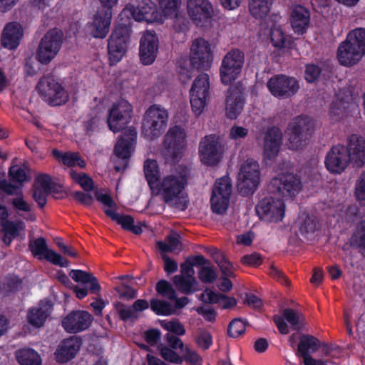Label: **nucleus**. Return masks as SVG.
I'll list each match as a JSON object with an SVG mask.
<instances>
[{"instance_id": "58836bf2", "label": "nucleus", "mask_w": 365, "mask_h": 365, "mask_svg": "<svg viewBox=\"0 0 365 365\" xmlns=\"http://www.w3.org/2000/svg\"><path fill=\"white\" fill-rule=\"evenodd\" d=\"M174 284L177 289L185 294H191L197 291V282L195 277L175 276Z\"/></svg>"}, {"instance_id": "a18cd8bd", "label": "nucleus", "mask_w": 365, "mask_h": 365, "mask_svg": "<svg viewBox=\"0 0 365 365\" xmlns=\"http://www.w3.org/2000/svg\"><path fill=\"white\" fill-rule=\"evenodd\" d=\"M180 235L175 232H171L165 238L161 241V252H173L178 249L180 243Z\"/></svg>"}, {"instance_id": "423d86ee", "label": "nucleus", "mask_w": 365, "mask_h": 365, "mask_svg": "<svg viewBox=\"0 0 365 365\" xmlns=\"http://www.w3.org/2000/svg\"><path fill=\"white\" fill-rule=\"evenodd\" d=\"M163 149L161 155L166 163H175L182 157L186 146L185 130L180 125H174L169 128L163 140Z\"/></svg>"}, {"instance_id": "f257e3e1", "label": "nucleus", "mask_w": 365, "mask_h": 365, "mask_svg": "<svg viewBox=\"0 0 365 365\" xmlns=\"http://www.w3.org/2000/svg\"><path fill=\"white\" fill-rule=\"evenodd\" d=\"M133 117V106L126 100L114 103L109 110L107 123L114 133L122 132L114 146L113 153L118 161L114 165L116 172L123 171L128 165L137 140V130L133 126L128 127Z\"/></svg>"}, {"instance_id": "4d7b16f0", "label": "nucleus", "mask_w": 365, "mask_h": 365, "mask_svg": "<svg viewBox=\"0 0 365 365\" xmlns=\"http://www.w3.org/2000/svg\"><path fill=\"white\" fill-rule=\"evenodd\" d=\"M18 193V196L15 198L11 199L10 201V203L11 204L13 208L18 211L30 212L31 206L24 200L22 192L20 190Z\"/></svg>"}, {"instance_id": "680f3d73", "label": "nucleus", "mask_w": 365, "mask_h": 365, "mask_svg": "<svg viewBox=\"0 0 365 365\" xmlns=\"http://www.w3.org/2000/svg\"><path fill=\"white\" fill-rule=\"evenodd\" d=\"M33 198L39 208H43L47 202V197L51 192L34 186Z\"/></svg>"}, {"instance_id": "6e6d98bb", "label": "nucleus", "mask_w": 365, "mask_h": 365, "mask_svg": "<svg viewBox=\"0 0 365 365\" xmlns=\"http://www.w3.org/2000/svg\"><path fill=\"white\" fill-rule=\"evenodd\" d=\"M198 277L202 283H212L216 279L217 274L210 267L202 266L198 272Z\"/></svg>"}, {"instance_id": "2eb2a0df", "label": "nucleus", "mask_w": 365, "mask_h": 365, "mask_svg": "<svg viewBox=\"0 0 365 365\" xmlns=\"http://www.w3.org/2000/svg\"><path fill=\"white\" fill-rule=\"evenodd\" d=\"M232 183L229 177H222L216 180L210 198L213 212L222 214L229 205Z\"/></svg>"}, {"instance_id": "13d9d810", "label": "nucleus", "mask_w": 365, "mask_h": 365, "mask_svg": "<svg viewBox=\"0 0 365 365\" xmlns=\"http://www.w3.org/2000/svg\"><path fill=\"white\" fill-rule=\"evenodd\" d=\"M354 195L357 200L365 201V170L361 173L356 182Z\"/></svg>"}, {"instance_id": "c85d7f7f", "label": "nucleus", "mask_w": 365, "mask_h": 365, "mask_svg": "<svg viewBox=\"0 0 365 365\" xmlns=\"http://www.w3.org/2000/svg\"><path fill=\"white\" fill-rule=\"evenodd\" d=\"M111 19V11H98L90 26L91 36L96 38H105L109 31Z\"/></svg>"}, {"instance_id": "bf43d9fd", "label": "nucleus", "mask_w": 365, "mask_h": 365, "mask_svg": "<svg viewBox=\"0 0 365 365\" xmlns=\"http://www.w3.org/2000/svg\"><path fill=\"white\" fill-rule=\"evenodd\" d=\"M9 174L13 181L22 183L27 180L25 170L18 165L11 167Z\"/></svg>"}, {"instance_id": "39448f33", "label": "nucleus", "mask_w": 365, "mask_h": 365, "mask_svg": "<svg viewBox=\"0 0 365 365\" xmlns=\"http://www.w3.org/2000/svg\"><path fill=\"white\" fill-rule=\"evenodd\" d=\"M131 26L125 23H118L108 39V56L110 65H115L122 60L130 43Z\"/></svg>"}, {"instance_id": "79ce46f5", "label": "nucleus", "mask_w": 365, "mask_h": 365, "mask_svg": "<svg viewBox=\"0 0 365 365\" xmlns=\"http://www.w3.org/2000/svg\"><path fill=\"white\" fill-rule=\"evenodd\" d=\"M29 247L34 257H38L39 259L44 257L45 255L49 250L45 238L40 237L33 242L30 241Z\"/></svg>"}, {"instance_id": "c03bdc74", "label": "nucleus", "mask_w": 365, "mask_h": 365, "mask_svg": "<svg viewBox=\"0 0 365 365\" xmlns=\"http://www.w3.org/2000/svg\"><path fill=\"white\" fill-rule=\"evenodd\" d=\"M246 324L240 318L232 319L227 327V335L232 338H237L245 333Z\"/></svg>"}, {"instance_id": "de8ad7c7", "label": "nucleus", "mask_w": 365, "mask_h": 365, "mask_svg": "<svg viewBox=\"0 0 365 365\" xmlns=\"http://www.w3.org/2000/svg\"><path fill=\"white\" fill-rule=\"evenodd\" d=\"M350 244L352 247L365 250V220H363L356 233L351 237Z\"/></svg>"}, {"instance_id": "f03ea898", "label": "nucleus", "mask_w": 365, "mask_h": 365, "mask_svg": "<svg viewBox=\"0 0 365 365\" xmlns=\"http://www.w3.org/2000/svg\"><path fill=\"white\" fill-rule=\"evenodd\" d=\"M189 170L178 166L175 171L161 181V195L164 202L178 210L185 211L189 205L187 195H181L187 184Z\"/></svg>"}, {"instance_id": "4468645a", "label": "nucleus", "mask_w": 365, "mask_h": 365, "mask_svg": "<svg viewBox=\"0 0 365 365\" xmlns=\"http://www.w3.org/2000/svg\"><path fill=\"white\" fill-rule=\"evenodd\" d=\"M210 78L205 73H200L193 81L190 96L192 111L198 116L206 105V98L209 94Z\"/></svg>"}, {"instance_id": "0eeeda50", "label": "nucleus", "mask_w": 365, "mask_h": 365, "mask_svg": "<svg viewBox=\"0 0 365 365\" xmlns=\"http://www.w3.org/2000/svg\"><path fill=\"white\" fill-rule=\"evenodd\" d=\"M63 34L58 29L48 30L41 39L36 58L41 64L48 65L58 54L63 43Z\"/></svg>"}, {"instance_id": "f3484780", "label": "nucleus", "mask_w": 365, "mask_h": 365, "mask_svg": "<svg viewBox=\"0 0 365 365\" xmlns=\"http://www.w3.org/2000/svg\"><path fill=\"white\" fill-rule=\"evenodd\" d=\"M270 93L278 98H287L295 95L299 89L298 81L285 75H275L267 83Z\"/></svg>"}, {"instance_id": "774afa93", "label": "nucleus", "mask_w": 365, "mask_h": 365, "mask_svg": "<svg viewBox=\"0 0 365 365\" xmlns=\"http://www.w3.org/2000/svg\"><path fill=\"white\" fill-rule=\"evenodd\" d=\"M115 289L120 298L128 299L135 298L136 296L135 289L123 283L117 286Z\"/></svg>"}, {"instance_id": "412c9836", "label": "nucleus", "mask_w": 365, "mask_h": 365, "mask_svg": "<svg viewBox=\"0 0 365 365\" xmlns=\"http://www.w3.org/2000/svg\"><path fill=\"white\" fill-rule=\"evenodd\" d=\"M160 105L150 106L145 111L142 122V135L148 140L160 136Z\"/></svg>"}, {"instance_id": "f704fd0d", "label": "nucleus", "mask_w": 365, "mask_h": 365, "mask_svg": "<svg viewBox=\"0 0 365 365\" xmlns=\"http://www.w3.org/2000/svg\"><path fill=\"white\" fill-rule=\"evenodd\" d=\"M269 34L271 43L275 48L281 50L290 48L292 44L291 38L285 34L280 25L272 24Z\"/></svg>"}, {"instance_id": "ddd939ff", "label": "nucleus", "mask_w": 365, "mask_h": 365, "mask_svg": "<svg viewBox=\"0 0 365 365\" xmlns=\"http://www.w3.org/2000/svg\"><path fill=\"white\" fill-rule=\"evenodd\" d=\"M301 189V179L293 173L282 174L279 177L273 178L268 185L270 192L283 197H294Z\"/></svg>"}, {"instance_id": "9d476101", "label": "nucleus", "mask_w": 365, "mask_h": 365, "mask_svg": "<svg viewBox=\"0 0 365 365\" xmlns=\"http://www.w3.org/2000/svg\"><path fill=\"white\" fill-rule=\"evenodd\" d=\"M36 90L41 98L51 106H60L68 101V93L65 88L52 78H41Z\"/></svg>"}, {"instance_id": "2f4dec72", "label": "nucleus", "mask_w": 365, "mask_h": 365, "mask_svg": "<svg viewBox=\"0 0 365 365\" xmlns=\"http://www.w3.org/2000/svg\"><path fill=\"white\" fill-rule=\"evenodd\" d=\"M143 171L145 178L152 195H160V170L158 163L155 160L147 159L144 162Z\"/></svg>"}, {"instance_id": "8fccbe9b", "label": "nucleus", "mask_w": 365, "mask_h": 365, "mask_svg": "<svg viewBox=\"0 0 365 365\" xmlns=\"http://www.w3.org/2000/svg\"><path fill=\"white\" fill-rule=\"evenodd\" d=\"M283 317L286 319L291 325L292 329L299 331L302 328L300 317L297 312L290 308H287L283 311Z\"/></svg>"}, {"instance_id": "1a4fd4ad", "label": "nucleus", "mask_w": 365, "mask_h": 365, "mask_svg": "<svg viewBox=\"0 0 365 365\" xmlns=\"http://www.w3.org/2000/svg\"><path fill=\"white\" fill-rule=\"evenodd\" d=\"M237 188L242 196L252 195L260 181L259 163L251 158L245 160L240 167L237 178Z\"/></svg>"}, {"instance_id": "aec40b11", "label": "nucleus", "mask_w": 365, "mask_h": 365, "mask_svg": "<svg viewBox=\"0 0 365 365\" xmlns=\"http://www.w3.org/2000/svg\"><path fill=\"white\" fill-rule=\"evenodd\" d=\"M158 37L153 30H146L140 38L139 57L143 65H151L157 57Z\"/></svg>"}, {"instance_id": "6e6552de", "label": "nucleus", "mask_w": 365, "mask_h": 365, "mask_svg": "<svg viewBox=\"0 0 365 365\" xmlns=\"http://www.w3.org/2000/svg\"><path fill=\"white\" fill-rule=\"evenodd\" d=\"M225 150V145L219 135H205L200 141L198 148L202 163L207 166L217 165L223 158Z\"/></svg>"}, {"instance_id": "f8f14e48", "label": "nucleus", "mask_w": 365, "mask_h": 365, "mask_svg": "<svg viewBox=\"0 0 365 365\" xmlns=\"http://www.w3.org/2000/svg\"><path fill=\"white\" fill-rule=\"evenodd\" d=\"M255 210L261 220L267 222H279L284 217L285 204L282 199L269 196L260 200Z\"/></svg>"}, {"instance_id": "3c124183", "label": "nucleus", "mask_w": 365, "mask_h": 365, "mask_svg": "<svg viewBox=\"0 0 365 365\" xmlns=\"http://www.w3.org/2000/svg\"><path fill=\"white\" fill-rule=\"evenodd\" d=\"M322 68L318 65L314 63L307 64L305 66L304 78L309 83H314L317 81L321 73Z\"/></svg>"}, {"instance_id": "a211bd4d", "label": "nucleus", "mask_w": 365, "mask_h": 365, "mask_svg": "<svg viewBox=\"0 0 365 365\" xmlns=\"http://www.w3.org/2000/svg\"><path fill=\"white\" fill-rule=\"evenodd\" d=\"M187 13L197 26L207 27L211 24L213 7L209 0H187Z\"/></svg>"}, {"instance_id": "4be33fe9", "label": "nucleus", "mask_w": 365, "mask_h": 365, "mask_svg": "<svg viewBox=\"0 0 365 365\" xmlns=\"http://www.w3.org/2000/svg\"><path fill=\"white\" fill-rule=\"evenodd\" d=\"M93 317L86 311H73L62 320L64 329L72 334H76L87 329L91 324Z\"/></svg>"}, {"instance_id": "bb28decb", "label": "nucleus", "mask_w": 365, "mask_h": 365, "mask_svg": "<svg viewBox=\"0 0 365 365\" xmlns=\"http://www.w3.org/2000/svg\"><path fill=\"white\" fill-rule=\"evenodd\" d=\"M289 20L294 34L303 35L310 25V11L303 6L297 5L291 11Z\"/></svg>"}, {"instance_id": "cd10ccee", "label": "nucleus", "mask_w": 365, "mask_h": 365, "mask_svg": "<svg viewBox=\"0 0 365 365\" xmlns=\"http://www.w3.org/2000/svg\"><path fill=\"white\" fill-rule=\"evenodd\" d=\"M346 148L350 160H352L359 167L365 165V138L357 134H351L348 138Z\"/></svg>"}, {"instance_id": "09e8293b", "label": "nucleus", "mask_w": 365, "mask_h": 365, "mask_svg": "<svg viewBox=\"0 0 365 365\" xmlns=\"http://www.w3.org/2000/svg\"><path fill=\"white\" fill-rule=\"evenodd\" d=\"M316 226L317 223L315 220L309 215H307L300 223L299 233L304 238L309 239V235L314 233Z\"/></svg>"}, {"instance_id": "603ef678", "label": "nucleus", "mask_w": 365, "mask_h": 365, "mask_svg": "<svg viewBox=\"0 0 365 365\" xmlns=\"http://www.w3.org/2000/svg\"><path fill=\"white\" fill-rule=\"evenodd\" d=\"M43 259L61 267H66L69 263L68 259H63L60 254L51 249H49L46 255H45Z\"/></svg>"}, {"instance_id": "a19ab883", "label": "nucleus", "mask_w": 365, "mask_h": 365, "mask_svg": "<svg viewBox=\"0 0 365 365\" xmlns=\"http://www.w3.org/2000/svg\"><path fill=\"white\" fill-rule=\"evenodd\" d=\"M71 179L78 184L85 191H91L94 188L93 179L85 173H78L73 169L69 172Z\"/></svg>"}, {"instance_id": "9b49d317", "label": "nucleus", "mask_w": 365, "mask_h": 365, "mask_svg": "<svg viewBox=\"0 0 365 365\" xmlns=\"http://www.w3.org/2000/svg\"><path fill=\"white\" fill-rule=\"evenodd\" d=\"M245 63V54L238 48H232L223 57L220 74L221 81L229 85L235 81L240 75Z\"/></svg>"}, {"instance_id": "052dcab7", "label": "nucleus", "mask_w": 365, "mask_h": 365, "mask_svg": "<svg viewBox=\"0 0 365 365\" xmlns=\"http://www.w3.org/2000/svg\"><path fill=\"white\" fill-rule=\"evenodd\" d=\"M116 310L118 312L119 318L124 322H127L131 318H136V314H135L133 309L130 307H127L122 303H118L116 305Z\"/></svg>"}, {"instance_id": "72a5a7b5", "label": "nucleus", "mask_w": 365, "mask_h": 365, "mask_svg": "<svg viewBox=\"0 0 365 365\" xmlns=\"http://www.w3.org/2000/svg\"><path fill=\"white\" fill-rule=\"evenodd\" d=\"M104 213L113 221L120 225L123 230L129 231L135 235H140L143 232L142 227L139 225H134V218L129 215H120L111 209L104 210Z\"/></svg>"}, {"instance_id": "dca6fc26", "label": "nucleus", "mask_w": 365, "mask_h": 365, "mask_svg": "<svg viewBox=\"0 0 365 365\" xmlns=\"http://www.w3.org/2000/svg\"><path fill=\"white\" fill-rule=\"evenodd\" d=\"M212 61V53L209 42L202 38H196L192 43L190 62L192 68L207 70Z\"/></svg>"}, {"instance_id": "e433bc0d", "label": "nucleus", "mask_w": 365, "mask_h": 365, "mask_svg": "<svg viewBox=\"0 0 365 365\" xmlns=\"http://www.w3.org/2000/svg\"><path fill=\"white\" fill-rule=\"evenodd\" d=\"M18 362L21 365H41V359L37 351L31 348L19 349L16 353Z\"/></svg>"}, {"instance_id": "473e14b6", "label": "nucleus", "mask_w": 365, "mask_h": 365, "mask_svg": "<svg viewBox=\"0 0 365 365\" xmlns=\"http://www.w3.org/2000/svg\"><path fill=\"white\" fill-rule=\"evenodd\" d=\"M200 299L207 304H218V306L222 309H232L237 305V300L235 297L215 292L209 289H206L201 294Z\"/></svg>"}, {"instance_id": "864d4df0", "label": "nucleus", "mask_w": 365, "mask_h": 365, "mask_svg": "<svg viewBox=\"0 0 365 365\" xmlns=\"http://www.w3.org/2000/svg\"><path fill=\"white\" fill-rule=\"evenodd\" d=\"M6 234L11 235L13 237H18L19 235V230L24 228V222L19 221L14 222L6 220L1 224Z\"/></svg>"}, {"instance_id": "c756f323", "label": "nucleus", "mask_w": 365, "mask_h": 365, "mask_svg": "<svg viewBox=\"0 0 365 365\" xmlns=\"http://www.w3.org/2000/svg\"><path fill=\"white\" fill-rule=\"evenodd\" d=\"M130 13L136 21H159L157 10L150 0H142L137 6L133 5Z\"/></svg>"}, {"instance_id": "49530a36", "label": "nucleus", "mask_w": 365, "mask_h": 365, "mask_svg": "<svg viewBox=\"0 0 365 365\" xmlns=\"http://www.w3.org/2000/svg\"><path fill=\"white\" fill-rule=\"evenodd\" d=\"M52 154L56 159L61 160L63 165L71 168L76 166V160H78L77 153L69 152L63 153L54 149L52 151Z\"/></svg>"}, {"instance_id": "4c0bfd02", "label": "nucleus", "mask_w": 365, "mask_h": 365, "mask_svg": "<svg viewBox=\"0 0 365 365\" xmlns=\"http://www.w3.org/2000/svg\"><path fill=\"white\" fill-rule=\"evenodd\" d=\"M272 0H250L249 9L255 19H263L269 14Z\"/></svg>"}, {"instance_id": "5fc2aeb1", "label": "nucleus", "mask_w": 365, "mask_h": 365, "mask_svg": "<svg viewBox=\"0 0 365 365\" xmlns=\"http://www.w3.org/2000/svg\"><path fill=\"white\" fill-rule=\"evenodd\" d=\"M161 357L165 361L180 364L182 363V358L172 348H168L161 344Z\"/></svg>"}, {"instance_id": "7c9ffc66", "label": "nucleus", "mask_w": 365, "mask_h": 365, "mask_svg": "<svg viewBox=\"0 0 365 365\" xmlns=\"http://www.w3.org/2000/svg\"><path fill=\"white\" fill-rule=\"evenodd\" d=\"M53 309V304L49 300L41 301L38 307L29 309L27 314L28 322L35 327L43 325Z\"/></svg>"}, {"instance_id": "6ab92c4d", "label": "nucleus", "mask_w": 365, "mask_h": 365, "mask_svg": "<svg viewBox=\"0 0 365 365\" xmlns=\"http://www.w3.org/2000/svg\"><path fill=\"white\" fill-rule=\"evenodd\" d=\"M349 163L348 150L346 146L340 144L332 146L324 160L327 170L334 174H341L344 172Z\"/></svg>"}, {"instance_id": "c9c22d12", "label": "nucleus", "mask_w": 365, "mask_h": 365, "mask_svg": "<svg viewBox=\"0 0 365 365\" xmlns=\"http://www.w3.org/2000/svg\"><path fill=\"white\" fill-rule=\"evenodd\" d=\"M321 347L320 341L309 334H302L297 346V354H309L315 353Z\"/></svg>"}, {"instance_id": "69168bd1", "label": "nucleus", "mask_w": 365, "mask_h": 365, "mask_svg": "<svg viewBox=\"0 0 365 365\" xmlns=\"http://www.w3.org/2000/svg\"><path fill=\"white\" fill-rule=\"evenodd\" d=\"M262 256L259 253L253 252L250 255H244L241 258V262L243 264L258 267L262 264Z\"/></svg>"}, {"instance_id": "b1692460", "label": "nucleus", "mask_w": 365, "mask_h": 365, "mask_svg": "<svg viewBox=\"0 0 365 365\" xmlns=\"http://www.w3.org/2000/svg\"><path fill=\"white\" fill-rule=\"evenodd\" d=\"M245 105V98L242 88L239 86H230L226 96V116L236 119L241 113Z\"/></svg>"}, {"instance_id": "7ed1b4c3", "label": "nucleus", "mask_w": 365, "mask_h": 365, "mask_svg": "<svg viewBox=\"0 0 365 365\" xmlns=\"http://www.w3.org/2000/svg\"><path fill=\"white\" fill-rule=\"evenodd\" d=\"M365 53V28L351 31L337 49V58L341 65L356 64Z\"/></svg>"}, {"instance_id": "e2e57ef3", "label": "nucleus", "mask_w": 365, "mask_h": 365, "mask_svg": "<svg viewBox=\"0 0 365 365\" xmlns=\"http://www.w3.org/2000/svg\"><path fill=\"white\" fill-rule=\"evenodd\" d=\"M196 343L199 347L207 350L212 344V336L209 331H202L197 336Z\"/></svg>"}, {"instance_id": "393cba45", "label": "nucleus", "mask_w": 365, "mask_h": 365, "mask_svg": "<svg viewBox=\"0 0 365 365\" xmlns=\"http://www.w3.org/2000/svg\"><path fill=\"white\" fill-rule=\"evenodd\" d=\"M81 344V339L76 336L63 339L54 353L56 360L59 363L71 361L80 350Z\"/></svg>"}, {"instance_id": "37998d69", "label": "nucleus", "mask_w": 365, "mask_h": 365, "mask_svg": "<svg viewBox=\"0 0 365 365\" xmlns=\"http://www.w3.org/2000/svg\"><path fill=\"white\" fill-rule=\"evenodd\" d=\"M161 327L172 334L182 336L185 334V329L178 319L161 320Z\"/></svg>"}, {"instance_id": "a878e982", "label": "nucleus", "mask_w": 365, "mask_h": 365, "mask_svg": "<svg viewBox=\"0 0 365 365\" xmlns=\"http://www.w3.org/2000/svg\"><path fill=\"white\" fill-rule=\"evenodd\" d=\"M23 34V29L19 23H7L1 33V45L4 48L16 49L20 44Z\"/></svg>"}, {"instance_id": "338daca9", "label": "nucleus", "mask_w": 365, "mask_h": 365, "mask_svg": "<svg viewBox=\"0 0 365 365\" xmlns=\"http://www.w3.org/2000/svg\"><path fill=\"white\" fill-rule=\"evenodd\" d=\"M21 280L16 276L9 277L3 283V288L6 292H14L19 289Z\"/></svg>"}, {"instance_id": "0e129e2a", "label": "nucleus", "mask_w": 365, "mask_h": 365, "mask_svg": "<svg viewBox=\"0 0 365 365\" xmlns=\"http://www.w3.org/2000/svg\"><path fill=\"white\" fill-rule=\"evenodd\" d=\"M186 63V61H184L183 63H182L181 61L178 62L179 65L178 66V73L179 76V79L182 84H185L192 76V68H189L184 65Z\"/></svg>"}, {"instance_id": "5701e85b", "label": "nucleus", "mask_w": 365, "mask_h": 365, "mask_svg": "<svg viewBox=\"0 0 365 365\" xmlns=\"http://www.w3.org/2000/svg\"><path fill=\"white\" fill-rule=\"evenodd\" d=\"M282 132L277 126L268 127L264 135L263 154L269 160H274L279 152L282 144Z\"/></svg>"}, {"instance_id": "20e7f679", "label": "nucleus", "mask_w": 365, "mask_h": 365, "mask_svg": "<svg viewBox=\"0 0 365 365\" xmlns=\"http://www.w3.org/2000/svg\"><path fill=\"white\" fill-rule=\"evenodd\" d=\"M314 129L315 120L313 118L304 114L294 117L286 130L289 149L297 150L305 145L309 141Z\"/></svg>"}, {"instance_id": "ea45409f", "label": "nucleus", "mask_w": 365, "mask_h": 365, "mask_svg": "<svg viewBox=\"0 0 365 365\" xmlns=\"http://www.w3.org/2000/svg\"><path fill=\"white\" fill-rule=\"evenodd\" d=\"M181 0H161V17L178 19ZM163 21L161 20V24Z\"/></svg>"}]
</instances>
